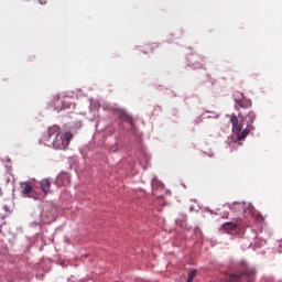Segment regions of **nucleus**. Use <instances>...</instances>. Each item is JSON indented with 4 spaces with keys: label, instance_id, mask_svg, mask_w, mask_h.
<instances>
[{
    "label": "nucleus",
    "instance_id": "nucleus-1",
    "mask_svg": "<svg viewBox=\"0 0 282 282\" xmlns=\"http://www.w3.org/2000/svg\"><path fill=\"white\" fill-rule=\"evenodd\" d=\"M72 105V97L67 95H55L53 96L52 100L50 101V107L54 109V111H63V109H69Z\"/></svg>",
    "mask_w": 282,
    "mask_h": 282
},
{
    "label": "nucleus",
    "instance_id": "nucleus-2",
    "mask_svg": "<svg viewBox=\"0 0 282 282\" xmlns=\"http://www.w3.org/2000/svg\"><path fill=\"white\" fill-rule=\"evenodd\" d=\"M230 122L232 124V131L237 134L238 140H246L250 134V127L247 126L243 129V124L239 123V118H237V115L235 113L230 116Z\"/></svg>",
    "mask_w": 282,
    "mask_h": 282
},
{
    "label": "nucleus",
    "instance_id": "nucleus-3",
    "mask_svg": "<svg viewBox=\"0 0 282 282\" xmlns=\"http://www.w3.org/2000/svg\"><path fill=\"white\" fill-rule=\"evenodd\" d=\"M70 141L72 132H59V134H57L53 140V147L54 149L65 150L67 147H69Z\"/></svg>",
    "mask_w": 282,
    "mask_h": 282
},
{
    "label": "nucleus",
    "instance_id": "nucleus-4",
    "mask_svg": "<svg viewBox=\"0 0 282 282\" xmlns=\"http://www.w3.org/2000/svg\"><path fill=\"white\" fill-rule=\"evenodd\" d=\"M230 208L234 210H242L243 217H252L254 213V206L250 203H234Z\"/></svg>",
    "mask_w": 282,
    "mask_h": 282
},
{
    "label": "nucleus",
    "instance_id": "nucleus-5",
    "mask_svg": "<svg viewBox=\"0 0 282 282\" xmlns=\"http://www.w3.org/2000/svg\"><path fill=\"white\" fill-rule=\"evenodd\" d=\"M235 102L240 107L241 109H250L252 107V100L246 99L243 97V93L241 91H236L234 94Z\"/></svg>",
    "mask_w": 282,
    "mask_h": 282
},
{
    "label": "nucleus",
    "instance_id": "nucleus-6",
    "mask_svg": "<svg viewBox=\"0 0 282 282\" xmlns=\"http://www.w3.org/2000/svg\"><path fill=\"white\" fill-rule=\"evenodd\" d=\"M238 117L240 118V124H243V122L247 124V127H252V122H254V113L252 111H249L247 115H242L241 112L238 113Z\"/></svg>",
    "mask_w": 282,
    "mask_h": 282
},
{
    "label": "nucleus",
    "instance_id": "nucleus-7",
    "mask_svg": "<svg viewBox=\"0 0 282 282\" xmlns=\"http://www.w3.org/2000/svg\"><path fill=\"white\" fill-rule=\"evenodd\" d=\"M221 230L227 235H237V223H225L221 226Z\"/></svg>",
    "mask_w": 282,
    "mask_h": 282
},
{
    "label": "nucleus",
    "instance_id": "nucleus-8",
    "mask_svg": "<svg viewBox=\"0 0 282 282\" xmlns=\"http://www.w3.org/2000/svg\"><path fill=\"white\" fill-rule=\"evenodd\" d=\"M20 188L22 195H25V197H30V194L32 193V184H30V182L21 183Z\"/></svg>",
    "mask_w": 282,
    "mask_h": 282
},
{
    "label": "nucleus",
    "instance_id": "nucleus-9",
    "mask_svg": "<svg viewBox=\"0 0 282 282\" xmlns=\"http://www.w3.org/2000/svg\"><path fill=\"white\" fill-rule=\"evenodd\" d=\"M61 133H62V132H61V127H58V126H52V127H50L48 130H47L46 138H47V140H52V137H53V135H55V138H56V135H58V134H61Z\"/></svg>",
    "mask_w": 282,
    "mask_h": 282
},
{
    "label": "nucleus",
    "instance_id": "nucleus-10",
    "mask_svg": "<svg viewBox=\"0 0 282 282\" xmlns=\"http://www.w3.org/2000/svg\"><path fill=\"white\" fill-rule=\"evenodd\" d=\"M40 186L45 195L50 193V188L52 186V182L48 181V178H44L40 182Z\"/></svg>",
    "mask_w": 282,
    "mask_h": 282
},
{
    "label": "nucleus",
    "instance_id": "nucleus-11",
    "mask_svg": "<svg viewBox=\"0 0 282 282\" xmlns=\"http://www.w3.org/2000/svg\"><path fill=\"white\" fill-rule=\"evenodd\" d=\"M121 119H123L124 122H128L129 124H133V117L129 116L128 113H122Z\"/></svg>",
    "mask_w": 282,
    "mask_h": 282
},
{
    "label": "nucleus",
    "instance_id": "nucleus-12",
    "mask_svg": "<svg viewBox=\"0 0 282 282\" xmlns=\"http://www.w3.org/2000/svg\"><path fill=\"white\" fill-rule=\"evenodd\" d=\"M197 276V270L193 269L188 272L187 282H193V279Z\"/></svg>",
    "mask_w": 282,
    "mask_h": 282
},
{
    "label": "nucleus",
    "instance_id": "nucleus-13",
    "mask_svg": "<svg viewBox=\"0 0 282 282\" xmlns=\"http://www.w3.org/2000/svg\"><path fill=\"white\" fill-rule=\"evenodd\" d=\"M58 180H59V181L67 180V173H62V174L58 176Z\"/></svg>",
    "mask_w": 282,
    "mask_h": 282
},
{
    "label": "nucleus",
    "instance_id": "nucleus-14",
    "mask_svg": "<svg viewBox=\"0 0 282 282\" xmlns=\"http://www.w3.org/2000/svg\"><path fill=\"white\" fill-rule=\"evenodd\" d=\"M256 219H257V221H263V216L257 215V216H256Z\"/></svg>",
    "mask_w": 282,
    "mask_h": 282
},
{
    "label": "nucleus",
    "instance_id": "nucleus-15",
    "mask_svg": "<svg viewBox=\"0 0 282 282\" xmlns=\"http://www.w3.org/2000/svg\"><path fill=\"white\" fill-rule=\"evenodd\" d=\"M41 6H45V3H47V0H39Z\"/></svg>",
    "mask_w": 282,
    "mask_h": 282
},
{
    "label": "nucleus",
    "instance_id": "nucleus-16",
    "mask_svg": "<svg viewBox=\"0 0 282 282\" xmlns=\"http://www.w3.org/2000/svg\"><path fill=\"white\" fill-rule=\"evenodd\" d=\"M223 218H224V219H228V214H224V215H223Z\"/></svg>",
    "mask_w": 282,
    "mask_h": 282
},
{
    "label": "nucleus",
    "instance_id": "nucleus-17",
    "mask_svg": "<svg viewBox=\"0 0 282 282\" xmlns=\"http://www.w3.org/2000/svg\"><path fill=\"white\" fill-rule=\"evenodd\" d=\"M63 184H69V180L64 181Z\"/></svg>",
    "mask_w": 282,
    "mask_h": 282
}]
</instances>
